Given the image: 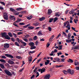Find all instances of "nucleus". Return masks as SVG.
I'll return each instance as SVG.
<instances>
[{
	"label": "nucleus",
	"mask_w": 79,
	"mask_h": 79,
	"mask_svg": "<svg viewBox=\"0 0 79 79\" xmlns=\"http://www.w3.org/2000/svg\"><path fill=\"white\" fill-rule=\"evenodd\" d=\"M10 10L11 11H12V12H15V10L12 8H10Z\"/></svg>",
	"instance_id": "f704fd0d"
},
{
	"label": "nucleus",
	"mask_w": 79,
	"mask_h": 79,
	"mask_svg": "<svg viewBox=\"0 0 79 79\" xmlns=\"http://www.w3.org/2000/svg\"><path fill=\"white\" fill-rule=\"evenodd\" d=\"M64 26L62 27L63 28H64L66 27V24L67 26H66V28H68V30H69V22L68 21H67L65 22V23H64Z\"/></svg>",
	"instance_id": "f257e3e1"
},
{
	"label": "nucleus",
	"mask_w": 79,
	"mask_h": 79,
	"mask_svg": "<svg viewBox=\"0 0 79 79\" xmlns=\"http://www.w3.org/2000/svg\"><path fill=\"white\" fill-rule=\"evenodd\" d=\"M38 35H42L43 34L42 33V31H39L38 32Z\"/></svg>",
	"instance_id": "5701e85b"
},
{
	"label": "nucleus",
	"mask_w": 79,
	"mask_h": 79,
	"mask_svg": "<svg viewBox=\"0 0 79 79\" xmlns=\"http://www.w3.org/2000/svg\"><path fill=\"white\" fill-rule=\"evenodd\" d=\"M45 69L44 68H43L41 69V73H45Z\"/></svg>",
	"instance_id": "a211bd4d"
},
{
	"label": "nucleus",
	"mask_w": 79,
	"mask_h": 79,
	"mask_svg": "<svg viewBox=\"0 0 79 79\" xmlns=\"http://www.w3.org/2000/svg\"><path fill=\"white\" fill-rule=\"evenodd\" d=\"M8 35H9V36H10V37H13V35H12V33H11V32L8 33Z\"/></svg>",
	"instance_id": "473e14b6"
},
{
	"label": "nucleus",
	"mask_w": 79,
	"mask_h": 79,
	"mask_svg": "<svg viewBox=\"0 0 79 79\" xmlns=\"http://www.w3.org/2000/svg\"><path fill=\"white\" fill-rule=\"evenodd\" d=\"M48 30H49V31H52V28L50 27H48Z\"/></svg>",
	"instance_id": "6e6d98bb"
},
{
	"label": "nucleus",
	"mask_w": 79,
	"mask_h": 79,
	"mask_svg": "<svg viewBox=\"0 0 79 79\" xmlns=\"http://www.w3.org/2000/svg\"><path fill=\"white\" fill-rule=\"evenodd\" d=\"M4 71L5 73H6V74H7L8 76H12V74H11V73L10 71H8V70L6 69L4 70Z\"/></svg>",
	"instance_id": "7ed1b4c3"
},
{
	"label": "nucleus",
	"mask_w": 79,
	"mask_h": 79,
	"mask_svg": "<svg viewBox=\"0 0 79 79\" xmlns=\"http://www.w3.org/2000/svg\"><path fill=\"white\" fill-rule=\"evenodd\" d=\"M64 67V65L63 64H61L60 65H56V68H61Z\"/></svg>",
	"instance_id": "1a4fd4ad"
},
{
	"label": "nucleus",
	"mask_w": 79,
	"mask_h": 79,
	"mask_svg": "<svg viewBox=\"0 0 79 79\" xmlns=\"http://www.w3.org/2000/svg\"><path fill=\"white\" fill-rule=\"evenodd\" d=\"M71 40H72V41H74L75 40H74V39H73V38H72L71 40H69L70 42H71Z\"/></svg>",
	"instance_id": "680f3d73"
},
{
	"label": "nucleus",
	"mask_w": 79,
	"mask_h": 79,
	"mask_svg": "<svg viewBox=\"0 0 79 79\" xmlns=\"http://www.w3.org/2000/svg\"><path fill=\"white\" fill-rule=\"evenodd\" d=\"M35 53V51H30L28 53L30 54V53Z\"/></svg>",
	"instance_id": "a18cd8bd"
},
{
	"label": "nucleus",
	"mask_w": 79,
	"mask_h": 79,
	"mask_svg": "<svg viewBox=\"0 0 79 79\" xmlns=\"http://www.w3.org/2000/svg\"><path fill=\"white\" fill-rule=\"evenodd\" d=\"M49 63H50V60H47V62H45V65H47Z\"/></svg>",
	"instance_id": "412c9836"
},
{
	"label": "nucleus",
	"mask_w": 79,
	"mask_h": 79,
	"mask_svg": "<svg viewBox=\"0 0 79 79\" xmlns=\"http://www.w3.org/2000/svg\"><path fill=\"white\" fill-rule=\"evenodd\" d=\"M50 45V44H49V43H48L47 45H46V47H47L48 48V47H49Z\"/></svg>",
	"instance_id": "4d7b16f0"
},
{
	"label": "nucleus",
	"mask_w": 79,
	"mask_h": 79,
	"mask_svg": "<svg viewBox=\"0 0 79 79\" xmlns=\"http://www.w3.org/2000/svg\"><path fill=\"white\" fill-rule=\"evenodd\" d=\"M4 18L6 20H8V14L7 13H5L4 14L3 16Z\"/></svg>",
	"instance_id": "20e7f679"
},
{
	"label": "nucleus",
	"mask_w": 79,
	"mask_h": 79,
	"mask_svg": "<svg viewBox=\"0 0 79 79\" xmlns=\"http://www.w3.org/2000/svg\"><path fill=\"white\" fill-rule=\"evenodd\" d=\"M37 69V68H36L34 70V72L35 73L36 72H37V71L36 70Z\"/></svg>",
	"instance_id": "5fc2aeb1"
},
{
	"label": "nucleus",
	"mask_w": 79,
	"mask_h": 79,
	"mask_svg": "<svg viewBox=\"0 0 79 79\" xmlns=\"http://www.w3.org/2000/svg\"><path fill=\"white\" fill-rule=\"evenodd\" d=\"M19 14V12H18L16 11L14 12V15H18Z\"/></svg>",
	"instance_id": "c756f323"
},
{
	"label": "nucleus",
	"mask_w": 79,
	"mask_h": 79,
	"mask_svg": "<svg viewBox=\"0 0 79 79\" xmlns=\"http://www.w3.org/2000/svg\"><path fill=\"white\" fill-rule=\"evenodd\" d=\"M53 21V18L51 19H49V23H52V22Z\"/></svg>",
	"instance_id": "c03bdc74"
},
{
	"label": "nucleus",
	"mask_w": 79,
	"mask_h": 79,
	"mask_svg": "<svg viewBox=\"0 0 79 79\" xmlns=\"http://www.w3.org/2000/svg\"><path fill=\"white\" fill-rule=\"evenodd\" d=\"M5 56H6L7 57H9V58H14V57L13 56L10 54H6Z\"/></svg>",
	"instance_id": "0eeeda50"
},
{
	"label": "nucleus",
	"mask_w": 79,
	"mask_h": 79,
	"mask_svg": "<svg viewBox=\"0 0 79 79\" xmlns=\"http://www.w3.org/2000/svg\"><path fill=\"white\" fill-rule=\"evenodd\" d=\"M62 72H63V73H64V74H66V75L68 74V72H67V71L65 70H64L62 71Z\"/></svg>",
	"instance_id": "bb28decb"
},
{
	"label": "nucleus",
	"mask_w": 79,
	"mask_h": 79,
	"mask_svg": "<svg viewBox=\"0 0 79 79\" xmlns=\"http://www.w3.org/2000/svg\"><path fill=\"white\" fill-rule=\"evenodd\" d=\"M29 44L30 46V49L31 50H33V49H35L36 48V47L34 46V43L33 42H30L29 43Z\"/></svg>",
	"instance_id": "f03ea898"
},
{
	"label": "nucleus",
	"mask_w": 79,
	"mask_h": 79,
	"mask_svg": "<svg viewBox=\"0 0 79 79\" xmlns=\"http://www.w3.org/2000/svg\"><path fill=\"white\" fill-rule=\"evenodd\" d=\"M16 58H17V59H22V57L19 56H16Z\"/></svg>",
	"instance_id": "4c0bfd02"
},
{
	"label": "nucleus",
	"mask_w": 79,
	"mask_h": 79,
	"mask_svg": "<svg viewBox=\"0 0 79 79\" xmlns=\"http://www.w3.org/2000/svg\"><path fill=\"white\" fill-rule=\"evenodd\" d=\"M15 45L16 46H18V47H19V44L18 43V42H15Z\"/></svg>",
	"instance_id": "79ce46f5"
},
{
	"label": "nucleus",
	"mask_w": 79,
	"mask_h": 79,
	"mask_svg": "<svg viewBox=\"0 0 79 79\" xmlns=\"http://www.w3.org/2000/svg\"><path fill=\"white\" fill-rule=\"evenodd\" d=\"M0 3L1 5H4V6L5 5V3L4 2H0Z\"/></svg>",
	"instance_id": "37998d69"
},
{
	"label": "nucleus",
	"mask_w": 79,
	"mask_h": 79,
	"mask_svg": "<svg viewBox=\"0 0 79 79\" xmlns=\"http://www.w3.org/2000/svg\"><path fill=\"white\" fill-rule=\"evenodd\" d=\"M23 46H26V43L24 42H23L22 43Z\"/></svg>",
	"instance_id": "603ef678"
},
{
	"label": "nucleus",
	"mask_w": 79,
	"mask_h": 79,
	"mask_svg": "<svg viewBox=\"0 0 79 79\" xmlns=\"http://www.w3.org/2000/svg\"><path fill=\"white\" fill-rule=\"evenodd\" d=\"M51 13H52V11L51 9H49L48 10V15H50L51 14Z\"/></svg>",
	"instance_id": "2eb2a0df"
},
{
	"label": "nucleus",
	"mask_w": 79,
	"mask_h": 79,
	"mask_svg": "<svg viewBox=\"0 0 79 79\" xmlns=\"http://www.w3.org/2000/svg\"><path fill=\"white\" fill-rule=\"evenodd\" d=\"M54 60H56V61L57 62H60V59L59 58H54Z\"/></svg>",
	"instance_id": "f3484780"
},
{
	"label": "nucleus",
	"mask_w": 79,
	"mask_h": 79,
	"mask_svg": "<svg viewBox=\"0 0 79 79\" xmlns=\"http://www.w3.org/2000/svg\"><path fill=\"white\" fill-rule=\"evenodd\" d=\"M37 39V37L36 35L35 36L33 37V40H36Z\"/></svg>",
	"instance_id": "2f4dec72"
},
{
	"label": "nucleus",
	"mask_w": 79,
	"mask_h": 79,
	"mask_svg": "<svg viewBox=\"0 0 79 79\" xmlns=\"http://www.w3.org/2000/svg\"><path fill=\"white\" fill-rule=\"evenodd\" d=\"M74 49H77V50H79V46L75 45L73 47Z\"/></svg>",
	"instance_id": "9b49d317"
},
{
	"label": "nucleus",
	"mask_w": 79,
	"mask_h": 79,
	"mask_svg": "<svg viewBox=\"0 0 79 79\" xmlns=\"http://www.w3.org/2000/svg\"><path fill=\"white\" fill-rule=\"evenodd\" d=\"M8 63H9V64H14V63H15L14 62H13L12 60H9L8 61Z\"/></svg>",
	"instance_id": "f8f14e48"
},
{
	"label": "nucleus",
	"mask_w": 79,
	"mask_h": 79,
	"mask_svg": "<svg viewBox=\"0 0 79 79\" xmlns=\"http://www.w3.org/2000/svg\"><path fill=\"white\" fill-rule=\"evenodd\" d=\"M0 61L2 63H6V61L3 59H0Z\"/></svg>",
	"instance_id": "7c9ffc66"
},
{
	"label": "nucleus",
	"mask_w": 79,
	"mask_h": 79,
	"mask_svg": "<svg viewBox=\"0 0 79 79\" xmlns=\"http://www.w3.org/2000/svg\"><path fill=\"white\" fill-rule=\"evenodd\" d=\"M23 40H24V41H25V42H28V40H27V39H24Z\"/></svg>",
	"instance_id": "bf43d9fd"
},
{
	"label": "nucleus",
	"mask_w": 79,
	"mask_h": 79,
	"mask_svg": "<svg viewBox=\"0 0 79 79\" xmlns=\"http://www.w3.org/2000/svg\"><path fill=\"white\" fill-rule=\"evenodd\" d=\"M4 37L6 39H7V40H10V37L8 35H6Z\"/></svg>",
	"instance_id": "4468645a"
},
{
	"label": "nucleus",
	"mask_w": 79,
	"mask_h": 79,
	"mask_svg": "<svg viewBox=\"0 0 79 79\" xmlns=\"http://www.w3.org/2000/svg\"><path fill=\"white\" fill-rule=\"evenodd\" d=\"M13 25L14 26H16V27H18V25L16 24V23L14 22L13 23Z\"/></svg>",
	"instance_id": "49530a36"
},
{
	"label": "nucleus",
	"mask_w": 79,
	"mask_h": 79,
	"mask_svg": "<svg viewBox=\"0 0 79 79\" xmlns=\"http://www.w3.org/2000/svg\"><path fill=\"white\" fill-rule=\"evenodd\" d=\"M54 53V52L53 51H52L51 54H50L49 55L50 56H53V54Z\"/></svg>",
	"instance_id": "a19ab883"
},
{
	"label": "nucleus",
	"mask_w": 79,
	"mask_h": 79,
	"mask_svg": "<svg viewBox=\"0 0 79 79\" xmlns=\"http://www.w3.org/2000/svg\"><path fill=\"white\" fill-rule=\"evenodd\" d=\"M0 67H1V68H2V69H5V66H4L3 64H0Z\"/></svg>",
	"instance_id": "dca6fc26"
},
{
	"label": "nucleus",
	"mask_w": 79,
	"mask_h": 79,
	"mask_svg": "<svg viewBox=\"0 0 79 79\" xmlns=\"http://www.w3.org/2000/svg\"><path fill=\"white\" fill-rule=\"evenodd\" d=\"M70 74L73 75L74 74V71L73 70H69Z\"/></svg>",
	"instance_id": "6ab92c4d"
},
{
	"label": "nucleus",
	"mask_w": 79,
	"mask_h": 79,
	"mask_svg": "<svg viewBox=\"0 0 79 79\" xmlns=\"http://www.w3.org/2000/svg\"><path fill=\"white\" fill-rule=\"evenodd\" d=\"M21 10H23V8H17V11H21Z\"/></svg>",
	"instance_id": "cd10ccee"
},
{
	"label": "nucleus",
	"mask_w": 79,
	"mask_h": 79,
	"mask_svg": "<svg viewBox=\"0 0 79 79\" xmlns=\"http://www.w3.org/2000/svg\"><path fill=\"white\" fill-rule=\"evenodd\" d=\"M60 12H58L56 13L55 14V16H56L57 17H59L60 16Z\"/></svg>",
	"instance_id": "ddd939ff"
},
{
	"label": "nucleus",
	"mask_w": 79,
	"mask_h": 79,
	"mask_svg": "<svg viewBox=\"0 0 79 79\" xmlns=\"http://www.w3.org/2000/svg\"><path fill=\"white\" fill-rule=\"evenodd\" d=\"M36 74L37 75L36 76V77H39V73L38 72H37Z\"/></svg>",
	"instance_id": "13d9d810"
},
{
	"label": "nucleus",
	"mask_w": 79,
	"mask_h": 79,
	"mask_svg": "<svg viewBox=\"0 0 79 79\" xmlns=\"http://www.w3.org/2000/svg\"><path fill=\"white\" fill-rule=\"evenodd\" d=\"M28 29H34V27H28Z\"/></svg>",
	"instance_id": "ea45409f"
},
{
	"label": "nucleus",
	"mask_w": 79,
	"mask_h": 79,
	"mask_svg": "<svg viewBox=\"0 0 79 79\" xmlns=\"http://www.w3.org/2000/svg\"><path fill=\"white\" fill-rule=\"evenodd\" d=\"M21 21V19H18L17 21H16L15 23H19Z\"/></svg>",
	"instance_id": "58836bf2"
},
{
	"label": "nucleus",
	"mask_w": 79,
	"mask_h": 79,
	"mask_svg": "<svg viewBox=\"0 0 79 79\" xmlns=\"http://www.w3.org/2000/svg\"><path fill=\"white\" fill-rule=\"evenodd\" d=\"M63 34L64 35V36L65 37H67V35L66 34V33L64 32L63 31V33H62V35H63Z\"/></svg>",
	"instance_id": "de8ad7c7"
},
{
	"label": "nucleus",
	"mask_w": 79,
	"mask_h": 79,
	"mask_svg": "<svg viewBox=\"0 0 79 79\" xmlns=\"http://www.w3.org/2000/svg\"><path fill=\"white\" fill-rule=\"evenodd\" d=\"M39 24V23H36L33 24V25H34V26H37Z\"/></svg>",
	"instance_id": "a878e982"
},
{
	"label": "nucleus",
	"mask_w": 79,
	"mask_h": 79,
	"mask_svg": "<svg viewBox=\"0 0 79 79\" xmlns=\"http://www.w3.org/2000/svg\"><path fill=\"white\" fill-rule=\"evenodd\" d=\"M4 9L3 8L2 6H0V10H3Z\"/></svg>",
	"instance_id": "338daca9"
},
{
	"label": "nucleus",
	"mask_w": 79,
	"mask_h": 79,
	"mask_svg": "<svg viewBox=\"0 0 79 79\" xmlns=\"http://www.w3.org/2000/svg\"><path fill=\"white\" fill-rule=\"evenodd\" d=\"M77 63H78V61L77 60H76L75 61V66H77Z\"/></svg>",
	"instance_id": "c9c22d12"
},
{
	"label": "nucleus",
	"mask_w": 79,
	"mask_h": 79,
	"mask_svg": "<svg viewBox=\"0 0 79 79\" xmlns=\"http://www.w3.org/2000/svg\"><path fill=\"white\" fill-rule=\"evenodd\" d=\"M75 69L77 71H79V66H76L75 67Z\"/></svg>",
	"instance_id": "09e8293b"
},
{
	"label": "nucleus",
	"mask_w": 79,
	"mask_h": 79,
	"mask_svg": "<svg viewBox=\"0 0 79 79\" xmlns=\"http://www.w3.org/2000/svg\"><path fill=\"white\" fill-rule=\"evenodd\" d=\"M50 78V74H47L44 76V79H49Z\"/></svg>",
	"instance_id": "39448f33"
},
{
	"label": "nucleus",
	"mask_w": 79,
	"mask_h": 79,
	"mask_svg": "<svg viewBox=\"0 0 79 79\" xmlns=\"http://www.w3.org/2000/svg\"><path fill=\"white\" fill-rule=\"evenodd\" d=\"M9 18L11 20H13V19H14V21L15 20V17L14 16L10 15Z\"/></svg>",
	"instance_id": "6e6552de"
},
{
	"label": "nucleus",
	"mask_w": 79,
	"mask_h": 79,
	"mask_svg": "<svg viewBox=\"0 0 79 79\" xmlns=\"http://www.w3.org/2000/svg\"><path fill=\"white\" fill-rule=\"evenodd\" d=\"M54 38V35H52V36L49 39V41L50 42Z\"/></svg>",
	"instance_id": "393cba45"
},
{
	"label": "nucleus",
	"mask_w": 79,
	"mask_h": 79,
	"mask_svg": "<svg viewBox=\"0 0 79 79\" xmlns=\"http://www.w3.org/2000/svg\"><path fill=\"white\" fill-rule=\"evenodd\" d=\"M20 25H25V23H19Z\"/></svg>",
	"instance_id": "0e129e2a"
},
{
	"label": "nucleus",
	"mask_w": 79,
	"mask_h": 79,
	"mask_svg": "<svg viewBox=\"0 0 79 79\" xmlns=\"http://www.w3.org/2000/svg\"><path fill=\"white\" fill-rule=\"evenodd\" d=\"M65 60V59L64 58H62L61 59V60L62 61V62H64V60Z\"/></svg>",
	"instance_id": "774afa93"
},
{
	"label": "nucleus",
	"mask_w": 79,
	"mask_h": 79,
	"mask_svg": "<svg viewBox=\"0 0 79 79\" xmlns=\"http://www.w3.org/2000/svg\"><path fill=\"white\" fill-rule=\"evenodd\" d=\"M32 57L31 56H30L28 58V62L29 63H31V61H32Z\"/></svg>",
	"instance_id": "9d476101"
},
{
	"label": "nucleus",
	"mask_w": 79,
	"mask_h": 79,
	"mask_svg": "<svg viewBox=\"0 0 79 79\" xmlns=\"http://www.w3.org/2000/svg\"><path fill=\"white\" fill-rule=\"evenodd\" d=\"M4 47L5 48H8L10 47V44L7 43L5 44H4Z\"/></svg>",
	"instance_id": "423d86ee"
},
{
	"label": "nucleus",
	"mask_w": 79,
	"mask_h": 79,
	"mask_svg": "<svg viewBox=\"0 0 79 79\" xmlns=\"http://www.w3.org/2000/svg\"><path fill=\"white\" fill-rule=\"evenodd\" d=\"M73 62V60L71 59H69V63H72Z\"/></svg>",
	"instance_id": "3c124183"
},
{
	"label": "nucleus",
	"mask_w": 79,
	"mask_h": 79,
	"mask_svg": "<svg viewBox=\"0 0 79 79\" xmlns=\"http://www.w3.org/2000/svg\"><path fill=\"white\" fill-rule=\"evenodd\" d=\"M58 49L59 50H62V45H59Z\"/></svg>",
	"instance_id": "e433bc0d"
},
{
	"label": "nucleus",
	"mask_w": 79,
	"mask_h": 79,
	"mask_svg": "<svg viewBox=\"0 0 79 79\" xmlns=\"http://www.w3.org/2000/svg\"><path fill=\"white\" fill-rule=\"evenodd\" d=\"M31 26V24H28L26 25L23 26V28H26L28 26Z\"/></svg>",
	"instance_id": "4be33fe9"
},
{
	"label": "nucleus",
	"mask_w": 79,
	"mask_h": 79,
	"mask_svg": "<svg viewBox=\"0 0 79 79\" xmlns=\"http://www.w3.org/2000/svg\"><path fill=\"white\" fill-rule=\"evenodd\" d=\"M23 69H24V68H22L19 70V71H20V72H22L23 70Z\"/></svg>",
	"instance_id": "69168bd1"
},
{
	"label": "nucleus",
	"mask_w": 79,
	"mask_h": 79,
	"mask_svg": "<svg viewBox=\"0 0 79 79\" xmlns=\"http://www.w3.org/2000/svg\"><path fill=\"white\" fill-rule=\"evenodd\" d=\"M6 33L5 32L2 33L1 34V35L2 37H5L6 35Z\"/></svg>",
	"instance_id": "b1692460"
},
{
	"label": "nucleus",
	"mask_w": 79,
	"mask_h": 79,
	"mask_svg": "<svg viewBox=\"0 0 79 79\" xmlns=\"http://www.w3.org/2000/svg\"><path fill=\"white\" fill-rule=\"evenodd\" d=\"M41 53H42V52H41L37 56V58H38V57H39V56H40V55H41Z\"/></svg>",
	"instance_id": "e2e57ef3"
},
{
	"label": "nucleus",
	"mask_w": 79,
	"mask_h": 79,
	"mask_svg": "<svg viewBox=\"0 0 79 79\" xmlns=\"http://www.w3.org/2000/svg\"><path fill=\"white\" fill-rule=\"evenodd\" d=\"M32 17H33L32 16V15H31V16L29 17H27V18L28 19L30 20V19H31Z\"/></svg>",
	"instance_id": "72a5a7b5"
},
{
	"label": "nucleus",
	"mask_w": 79,
	"mask_h": 79,
	"mask_svg": "<svg viewBox=\"0 0 79 79\" xmlns=\"http://www.w3.org/2000/svg\"><path fill=\"white\" fill-rule=\"evenodd\" d=\"M45 19V17H42L41 18L39 19V20L40 21H42L43 20H44Z\"/></svg>",
	"instance_id": "aec40b11"
},
{
	"label": "nucleus",
	"mask_w": 79,
	"mask_h": 79,
	"mask_svg": "<svg viewBox=\"0 0 79 79\" xmlns=\"http://www.w3.org/2000/svg\"><path fill=\"white\" fill-rule=\"evenodd\" d=\"M57 54L58 56H60V55H62V53H61V52H57Z\"/></svg>",
	"instance_id": "8fccbe9b"
},
{
	"label": "nucleus",
	"mask_w": 79,
	"mask_h": 79,
	"mask_svg": "<svg viewBox=\"0 0 79 79\" xmlns=\"http://www.w3.org/2000/svg\"><path fill=\"white\" fill-rule=\"evenodd\" d=\"M30 36L29 35V34H27L25 36V37L26 38H28V37H30Z\"/></svg>",
	"instance_id": "864d4df0"
},
{
	"label": "nucleus",
	"mask_w": 79,
	"mask_h": 79,
	"mask_svg": "<svg viewBox=\"0 0 79 79\" xmlns=\"http://www.w3.org/2000/svg\"><path fill=\"white\" fill-rule=\"evenodd\" d=\"M58 20V17H56L54 18V23H55Z\"/></svg>",
	"instance_id": "c85d7f7f"
},
{
	"label": "nucleus",
	"mask_w": 79,
	"mask_h": 79,
	"mask_svg": "<svg viewBox=\"0 0 79 79\" xmlns=\"http://www.w3.org/2000/svg\"><path fill=\"white\" fill-rule=\"evenodd\" d=\"M1 58H5V59L6 58V57L5 56H2L1 57Z\"/></svg>",
	"instance_id": "052dcab7"
}]
</instances>
